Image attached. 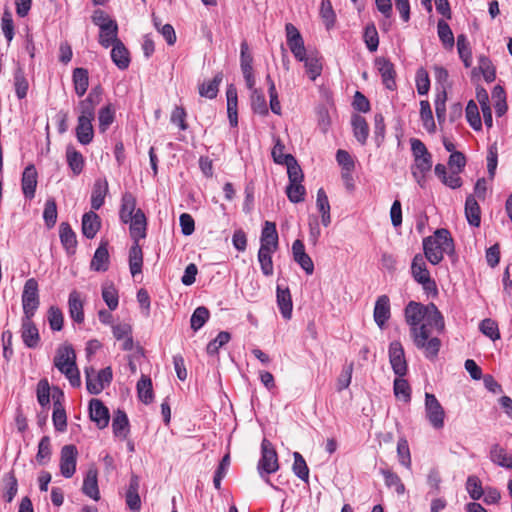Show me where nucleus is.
<instances>
[{
  "instance_id": "30",
  "label": "nucleus",
  "mask_w": 512,
  "mask_h": 512,
  "mask_svg": "<svg viewBox=\"0 0 512 512\" xmlns=\"http://www.w3.org/2000/svg\"><path fill=\"white\" fill-rule=\"evenodd\" d=\"M70 317L77 323L84 321L83 302L77 291H72L68 299Z\"/></svg>"
},
{
  "instance_id": "14",
  "label": "nucleus",
  "mask_w": 512,
  "mask_h": 512,
  "mask_svg": "<svg viewBox=\"0 0 512 512\" xmlns=\"http://www.w3.org/2000/svg\"><path fill=\"white\" fill-rule=\"evenodd\" d=\"M38 173L33 164L28 165L23 173L21 179V188L25 198L31 200L35 197L37 187Z\"/></svg>"
},
{
  "instance_id": "21",
  "label": "nucleus",
  "mask_w": 512,
  "mask_h": 512,
  "mask_svg": "<svg viewBox=\"0 0 512 512\" xmlns=\"http://www.w3.org/2000/svg\"><path fill=\"white\" fill-rule=\"evenodd\" d=\"M376 66L382 77L383 84L387 89L393 90L395 88V70L393 64L385 59L379 58L376 60Z\"/></svg>"
},
{
  "instance_id": "40",
  "label": "nucleus",
  "mask_w": 512,
  "mask_h": 512,
  "mask_svg": "<svg viewBox=\"0 0 512 512\" xmlns=\"http://www.w3.org/2000/svg\"><path fill=\"white\" fill-rule=\"evenodd\" d=\"M67 162L75 175H79L84 167V158L74 147L68 146L66 150Z\"/></svg>"
},
{
  "instance_id": "42",
  "label": "nucleus",
  "mask_w": 512,
  "mask_h": 512,
  "mask_svg": "<svg viewBox=\"0 0 512 512\" xmlns=\"http://www.w3.org/2000/svg\"><path fill=\"white\" fill-rule=\"evenodd\" d=\"M457 49L464 66L466 68L470 67L472 64V52L467 37L464 34H460L457 37Z\"/></svg>"
},
{
  "instance_id": "15",
  "label": "nucleus",
  "mask_w": 512,
  "mask_h": 512,
  "mask_svg": "<svg viewBox=\"0 0 512 512\" xmlns=\"http://www.w3.org/2000/svg\"><path fill=\"white\" fill-rule=\"evenodd\" d=\"M374 321L380 329H383L391 317L390 299L387 295L377 298L373 312Z\"/></svg>"
},
{
  "instance_id": "50",
  "label": "nucleus",
  "mask_w": 512,
  "mask_h": 512,
  "mask_svg": "<svg viewBox=\"0 0 512 512\" xmlns=\"http://www.w3.org/2000/svg\"><path fill=\"white\" fill-rule=\"evenodd\" d=\"M251 107L254 113H257L262 116L268 114L265 96L258 89H253V92L251 93Z\"/></svg>"
},
{
  "instance_id": "36",
  "label": "nucleus",
  "mask_w": 512,
  "mask_h": 512,
  "mask_svg": "<svg viewBox=\"0 0 512 512\" xmlns=\"http://www.w3.org/2000/svg\"><path fill=\"white\" fill-rule=\"evenodd\" d=\"M73 84L76 94L83 96L89 86L88 71L85 68H75L73 71Z\"/></svg>"
},
{
  "instance_id": "37",
  "label": "nucleus",
  "mask_w": 512,
  "mask_h": 512,
  "mask_svg": "<svg viewBox=\"0 0 512 512\" xmlns=\"http://www.w3.org/2000/svg\"><path fill=\"white\" fill-rule=\"evenodd\" d=\"M76 136L78 141L87 145L93 140L94 132L91 120L78 119L76 127Z\"/></svg>"
},
{
  "instance_id": "51",
  "label": "nucleus",
  "mask_w": 512,
  "mask_h": 512,
  "mask_svg": "<svg viewBox=\"0 0 512 512\" xmlns=\"http://www.w3.org/2000/svg\"><path fill=\"white\" fill-rule=\"evenodd\" d=\"M52 420L54 427L57 431L63 432L66 430L67 427V417L65 409L59 401H56L54 403V410L52 414Z\"/></svg>"
},
{
  "instance_id": "55",
  "label": "nucleus",
  "mask_w": 512,
  "mask_h": 512,
  "mask_svg": "<svg viewBox=\"0 0 512 512\" xmlns=\"http://www.w3.org/2000/svg\"><path fill=\"white\" fill-rule=\"evenodd\" d=\"M209 316H210V313L206 307H204V306L197 307L194 310V312L191 316V319H190L191 328L194 331H198L207 322V320L209 319Z\"/></svg>"
},
{
  "instance_id": "11",
  "label": "nucleus",
  "mask_w": 512,
  "mask_h": 512,
  "mask_svg": "<svg viewBox=\"0 0 512 512\" xmlns=\"http://www.w3.org/2000/svg\"><path fill=\"white\" fill-rule=\"evenodd\" d=\"M78 451L75 445H64L60 452V472L65 478H71L76 472Z\"/></svg>"
},
{
  "instance_id": "60",
  "label": "nucleus",
  "mask_w": 512,
  "mask_h": 512,
  "mask_svg": "<svg viewBox=\"0 0 512 512\" xmlns=\"http://www.w3.org/2000/svg\"><path fill=\"white\" fill-rule=\"evenodd\" d=\"M466 118L470 126L475 130H480L482 127L481 118L478 111V106L473 100H470L466 106Z\"/></svg>"
},
{
  "instance_id": "34",
  "label": "nucleus",
  "mask_w": 512,
  "mask_h": 512,
  "mask_svg": "<svg viewBox=\"0 0 512 512\" xmlns=\"http://www.w3.org/2000/svg\"><path fill=\"white\" fill-rule=\"evenodd\" d=\"M136 209V198L131 193H125L122 196L120 209V219L123 223H128L134 217Z\"/></svg>"
},
{
  "instance_id": "46",
  "label": "nucleus",
  "mask_w": 512,
  "mask_h": 512,
  "mask_svg": "<svg viewBox=\"0 0 512 512\" xmlns=\"http://www.w3.org/2000/svg\"><path fill=\"white\" fill-rule=\"evenodd\" d=\"M491 460L501 467L512 468V458L505 451L504 448L499 445H494L490 451Z\"/></svg>"
},
{
  "instance_id": "24",
  "label": "nucleus",
  "mask_w": 512,
  "mask_h": 512,
  "mask_svg": "<svg viewBox=\"0 0 512 512\" xmlns=\"http://www.w3.org/2000/svg\"><path fill=\"white\" fill-rule=\"evenodd\" d=\"M276 297L281 315L285 319H290L292 316L293 304L289 289L282 288L280 285H277Z\"/></svg>"
},
{
  "instance_id": "56",
  "label": "nucleus",
  "mask_w": 512,
  "mask_h": 512,
  "mask_svg": "<svg viewBox=\"0 0 512 512\" xmlns=\"http://www.w3.org/2000/svg\"><path fill=\"white\" fill-rule=\"evenodd\" d=\"M437 30L442 44L446 48H452L454 46V35L450 26L444 20H439Z\"/></svg>"
},
{
  "instance_id": "31",
  "label": "nucleus",
  "mask_w": 512,
  "mask_h": 512,
  "mask_svg": "<svg viewBox=\"0 0 512 512\" xmlns=\"http://www.w3.org/2000/svg\"><path fill=\"white\" fill-rule=\"evenodd\" d=\"M336 160L338 164L342 167L341 177L344 181V184L348 190L351 188V168L352 162L349 153L345 150L339 149L336 153Z\"/></svg>"
},
{
  "instance_id": "9",
  "label": "nucleus",
  "mask_w": 512,
  "mask_h": 512,
  "mask_svg": "<svg viewBox=\"0 0 512 512\" xmlns=\"http://www.w3.org/2000/svg\"><path fill=\"white\" fill-rule=\"evenodd\" d=\"M425 412L426 417L433 428H443L445 411L434 394H425Z\"/></svg>"
},
{
  "instance_id": "63",
  "label": "nucleus",
  "mask_w": 512,
  "mask_h": 512,
  "mask_svg": "<svg viewBox=\"0 0 512 512\" xmlns=\"http://www.w3.org/2000/svg\"><path fill=\"white\" fill-rule=\"evenodd\" d=\"M43 218L48 228H52L57 221V205L54 199H48L45 203Z\"/></svg>"
},
{
  "instance_id": "10",
  "label": "nucleus",
  "mask_w": 512,
  "mask_h": 512,
  "mask_svg": "<svg viewBox=\"0 0 512 512\" xmlns=\"http://www.w3.org/2000/svg\"><path fill=\"white\" fill-rule=\"evenodd\" d=\"M389 361L396 376L404 377L408 370L405 352L399 341H393L388 349Z\"/></svg>"
},
{
  "instance_id": "64",
  "label": "nucleus",
  "mask_w": 512,
  "mask_h": 512,
  "mask_svg": "<svg viewBox=\"0 0 512 512\" xmlns=\"http://www.w3.org/2000/svg\"><path fill=\"white\" fill-rule=\"evenodd\" d=\"M479 329L485 336L489 337L493 341L500 338L498 325L490 318L482 320L479 325Z\"/></svg>"
},
{
  "instance_id": "19",
  "label": "nucleus",
  "mask_w": 512,
  "mask_h": 512,
  "mask_svg": "<svg viewBox=\"0 0 512 512\" xmlns=\"http://www.w3.org/2000/svg\"><path fill=\"white\" fill-rule=\"evenodd\" d=\"M98 471L94 467H90L86 472L83 480L82 492L94 501L100 499V491L98 487Z\"/></svg>"
},
{
  "instance_id": "13",
  "label": "nucleus",
  "mask_w": 512,
  "mask_h": 512,
  "mask_svg": "<svg viewBox=\"0 0 512 512\" xmlns=\"http://www.w3.org/2000/svg\"><path fill=\"white\" fill-rule=\"evenodd\" d=\"M89 414L93 422L96 423L99 429H103L108 426L109 423V411L108 408L99 399H91L89 403Z\"/></svg>"
},
{
  "instance_id": "47",
  "label": "nucleus",
  "mask_w": 512,
  "mask_h": 512,
  "mask_svg": "<svg viewBox=\"0 0 512 512\" xmlns=\"http://www.w3.org/2000/svg\"><path fill=\"white\" fill-rule=\"evenodd\" d=\"M276 250L259 248L258 261L260 263L261 271L265 276H271L273 274V262L272 254Z\"/></svg>"
},
{
  "instance_id": "1",
  "label": "nucleus",
  "mask_w": 512,
  "mask_h": 512,
  "mask_svg": "<svg viewBox=\"0 0 512 512\" xmlns=\"http://www.w3.org/2000/svg\"><path fill=\"white\" fill-rule=\"evenodd\" d=\"M406 323L409 329L421 325L423 322L434 323L438 333L445 329L444 317L434 303L424 305L419 302L410 301L404 310Z\"/></svg>"
},
{
  "instance_id": "12",
  "label": "nucleus",
  "mask_w": 512,
  "mask_h": 512,
  "mask_svg": "<svg viewBox=\"0 0 512 512\" xmlns=\"http://www.w3.org/2000/svg\"><path fill=\"white\" fill-rule=\"evenodd\" d=\"M287 45L290 48L292 54L298 61H302L307 54L304 46L303 38L299 30L291 23H287L285 26Z\"/></svg>"
},
{
  "instance_id": "45",
  "label": "nucleus",
  "mask_w": 512,
  "mask_h": 512,
  "mask_svg": "<svg viewBox=\"0 0 512 512\" xmlns=\"http://www.w3.org/2000/svg\"><path fill=\"white\" fill-rule=\"evenodd\" d=\"M363 40L369 51L374 52L379 46V36L374 23H368L363 32Z\"/></svg>"
},
{
  "instance_id": "28",
  "label": "nucleus",
  "mask_w": 512,
  "mask_h": 512,
  "mask_svg": "<svg viewBox=\"0 0 512 512\" xmlns=\"http://www.w3.org/2000/svg\"><path fill=\"white\" fill-rule=\"evenodd\" d=\"M111 59L120 69L125 70L130 64V53L123 42H117L111 50Z\"/></svg>"
},
{
  "instance_id": "4",
  "label": "nucleus",
  "mask_w": 512,
  "mask_h": 512,
  "mask_svg": "<svg viewBox=\"0 0 512 512\" xmlns=\"http://www.w3.org/2000/svg\"><path fill=\"white\" fill-rule=\"evenodd\" d=\"M76 355L71 346L60 347L54 358L55 367L63 373L73 387L81 385L79 370L76 366Z\"/></svg>"
},
{
  "instance_id": "35",
  "label": "nucleus",
  "mask_w": 512,
  "mask_h": 512,
  "mask_svg": "<svg viewBox=\"0 0 512 512\" xmlns=\"http://www.w3.org/2000/svg\"><path fill=\"white\" fill-rule=\"evenodd\" d=\"M227 96V113L230 125L236 127L238 125V114H237V91L232 85L226 91Z\"/></svg>"
},
{
  "instance_id": "5",
  "label": "nucleus",
  "mask_w": 512,
  "mask_h": 512,
  "mask_svg": "<svg viewBox=\"0 0 512 512\" xmlns=\"http://www.w3.org/2000/svg\"><path fill=\"white\" fill-rule=\"evenodd\" d=\"M426 257L418 253L411 263V274L413 279L422 286L427 296H437L438 289L434 279L431 278L426 265Z\"/></svg>"
},
{
  "instance_id": "26",
  "label": "nucleus",
  "mask_w": 512,
  "mask_h": 512,
  "mask_svg": "<svg viewBox=\"0 0 512 512\" xmlns=\"http://www.w3.org/2000/svg\"><path fill=\"white\" fill-rule=\"evenodd\" d=\"M465 216L469 225L479 227L481 223V210L474 195H468L465 201Z\"/></svg>"
},
{
  "instance_id": "32",
  "label": "nucleus",
  "mask_w": 512,
  "mask_h": 512,
  "mask_svg": "<svg viewBox=\"0 0 512 512\" xmlns=\"http://www.w3.org/2000/svg\"><path fill=\"white\" fill-rule=\"evenodd\" d=\"M143 252L139 243H133L129 250V268L131 275L135 277L142 272Z\"/></svg>"
},
{
  "instance_id": "54",
  "label": "nucleus",
  "mask_w": 512,
  "mask_h": 512,
  "mask_svg": "<svg viewBox=\"0 0 512 512\" xmlns=\"http://www.w3.org/2000/svg\"><path fill=\"white\" fill-rule=\"evenodd\" d=\"M466 490L470 498L474 501L481 499L484 495V489L482 487L481 481L475 475H471L467 478Z\"/></svg>"
},
{
  "instance_id": "17",
  "label": "nucleus",
  "mask_w": 512,
  "mask_h": 512,
  "mask_svg": "<svg viewBox=\"0 0 512 512\" xmlns=\"http://www.w3.org/2000/svg\"><path fill=\"white\" fill-rule=\"evenodd\" d=\"M278 240L276 224L271 221H265L260 237V248L277 250Z\"/></svg>"
},
{
  "instance_id": "27",
  "label": "nucleus",
  "mask_w": 512,
  "mask_h": 512,
  "mask_svg": "<svg viewBox=\"0 0 512 512\" xmlns=\"http://www.w3.org/2000/svg\"><path fill=\"white\" fill-rule=\"evenodd\" d=\"M90 267L97 272H105L109 268V252L107 244H101L95 251Z\"/></svg>"
},
{
  "instance_id": "2",
  "label": "nucleus",
  "mask_w": 512,
  "mask_h": 512,
  "mask_svg": "<svg viewBox=\"0 0 512 512\" xmlns=\"http://www.w3.org/2000/svg\"><path fill=\"white\" fill-rule=\"evenodd\" d=\"M424 257L432 264H439L444 255L455 256L454 241L447 229H437L432 236L423 239Z\"/></svg>"
},
{
  "instance_id": "39",
  "label": "nucleus",
  "mask_w": 512,
  "mask_h": 512,
  "mask_svg": "<svg viewBox=\"0 0 512 512\" xmlns=\"http://www.w3.org/2000/svg\"><path fill=\"white\" fill-rule=\"evenodd\" d=\"M97 104V100L94 99V93L91 92L86 99L79 103L80 115L78 116V119L93 121Z\"/></svg>"
},
{
  "instance_id": "59",
  "label": "nucleus",
  "mask_w": 512,
  "mask_h": 512,
  "mask_svg": "<svg viewBox=\"0 0 512 512\" xmlns=\"http://www.w3.org/2000/svg\"><path fill=\"white\" fill-rule=\"evenodd\" d=\"M294 463H293V472L297 477H299L303 481H307L309 477V469L306 464L305 459L299 452L293 453Z\"/></svg>"
},
{
  "instance_id": "8",
  "label": "nucleus",
  "mask_w": 512,
  "mask_h": 512,
  "mask_svg": "<svg viewBox=\"0 0 512 512\" xmlns=\"http://www.w3.org/2000/svg\"><path fill=\"white\" fill-rule=\"evenodd\" d=\"M38 282L34 278L26 280L22 293V307L26 318L33 317L39 307Z\"/></svg>"
},
{
  "instance_id": "41",
  "label": "nucleus",
  "mask_w": 512,
  "mask_h": 512,
  "mask_svg": "<svg viewBox=\"0 0 512 512\" xmlns=\"http://www.w3.org/2000/svg\"><path fill=\"white\" fill-rule=\"evenodd\" d=\"M137 393L139 399L145 403L149 404L153 400V389H152V381L149 377L142 375L141 379L137 383Z\"/></svg>"
},
{
  "instance_id": "22",
  "label": "nucleus",
  "mask_w": 512,
  "mask_h": 512,
  "mask_svg": "<svg viewBox=\"0 0 512 512\" xmlns=\"http://www.w3.org/2000/svg\"><path fill=\"white\" fill-rule=\"evenodd\" d=\"M60 241L68 254H74L77 246L76 234L67 222L59 226Z\"/></svg>"
},
{
  "instance_id": "48",
  "label": "nucleus",
  "mask_w": 512,
  "mask_h": 512,
  "mask_svg": "<svg viewBox=\"0 0 512 512\" xmlns=\"http://www.w3.org/2000/svg\"><path fill=\"white\" fill-rule=\"evenodd\" d=\"M51 441L49 436H43L38 444V451L36 454V461L40 465L47 464L51 459Z\"/></svg>"
},
{
  "instance_id": "23",
  "label": "nucleus",
  "mask_w": 512,
  "mask_h": 512,
  "mask_svg": "<svg viewBox=\"0 0 512 512\" xmlns=\"http://www.w3.org/2000/svg\"><path fill=\"white\" fill-rule=\"evenodd\" d=\"M112 429L116 437L126 439L129 434V420L127 414L118 409L114 412L112 419Z\"/></svg>"
},
{
  "instance_id": "16",
  "label": "nucleus",
  "mask_w": 512,
  "mask_h": 512,
  "mask_svg": "<svg viewBox=\"0 0 512 512\" xmlns=\"http://www.w3.org/2000/svg\"><path fill=\"white\" fill-rule=\"evenodd\" d=\"M32 318L23 317L21 324V338L28 348H36L40 341L39 331Z\"/></svg>"
},
{
  "instance_id": "38",
  "label": "nucleus",
  "mask_w": 512,
  "mask_h": 512,
  "mask_svg": "<svg viewBox=\"0 0 512 512\" xmlns=\"http://www.w3.org/2000/svg\"><path fill=\"white\" fill-rule=\"evenodd\" d=\"M304 62L306 73L311 80H315L322 72V63L320 59L314 53L305 54Z\"/></svg>"
},
{
  "instance_id": "29",
  "label": "nucleus",
  "mask_w": 512,
  "mask_h": 512,
  "mask_svg": "<svg viewBox=\"0 0 512 512\" xmlns=\"http://www.w3.org/2000/svg\"><path fill=\"white\" fill-rule=\"evenodd\" d=\"M117 42H122L118 39V25L116 22H109L107 27H102L99 34V43L104 47H114Z\"/></svg>"
},
{
  "instance_id": "58",
  "label": "nucleus",
  "mask_w": 512,
  "mask_h": 512,
  "mask_svg": "<svg viewBox=\"0 0 512 512\" xmlns=\"http://www.w3.org/2000/svg\"><path fill=\"white\" fill-rule=\"evenodd\" d=\"M14 86L19 99L27 96L29 84L21 68H18L14 73Z\"/></svg>"
},
{
  "instance_id": "62",
  "label": "nucleus",
  "mask_w": 512,
  "mask_h": 512,
  "mask_svg": "<svg viewBox=\"0 0 512 512\" xmlns=\"http://www.w3.org/2000/svg\"><path fill=\"white\" fill-rule=\"evenodd\" d=\"M382 474L384 476L385 484L389 488L394 489L398 494H403L405 492V486L397 474L390 470H383Z\"/></svg>"
},
{
  "instance_id": "61",
  "label": "nucleus",
  "mask_w": 512,
  "mask_h": 512,
  "mask_svg": "<svg viewBox=\"0 0 512 512\" xmlns=\"http://www.w3.org/2000/svg\"><path fill=\"white\" fill-rule=\"evenodd\" d=\"M286 193L288 199L291 202L299 203L304 200L306 190L305 187L302 185V182L289 183V185L286 188Z\"/></svg>"
},
{
  "instance_id": "6",
  "label": "nucleus",
  "mask_w": 512,
  "mask_h": 512,
  "mask_svg": "<svg viewBox=\"0 0 512 512\" xmlns=\"http://www.w3.org/2000/svg\"><path fill=\"white\" fill-rule=\"evenodd\" d=\"M86 388L90 394H100L113 378L112 369L105 367L99 372L93 367H85Z\"/></svg>"
},
{
  "instance_id": "43",
  "label": "nucleus",
  "mask_w": 512,
  "mask_h": 512,
  "mask_svg": "<svg viewBox=\"0 0 512 512\" xmlns=\"http://www.w3.org/2000/svg\"><path fill=\"white\" fill-rule=\"evenodd\" d=\"M394 395L397 399L404 402H409L411 399V388L407 380L403 377L397 376L393 383Z\"/></svg>"
},
{
  "instance_id": "52",
  "label": "nucleus",
  "mask_w": 512,
  "mask_h": 512,
  "mask_svg": "<svg viewBox=\"0 0 512 512\" xmlns=\"http://www.w3.org/2000/svg\"><path fill=\"white\" fill-rule=\"evenodd\" d=\"M478 69L482 73L486 82L490 83L495 80L496 69L488 57H486L484 55L479 56Z\"/></svg>"
},
{
  "instance_id": "44",
  "label": "nucleus",
  "mask_w": 512,
  "mask_h": 512,
  "mask_svg": "<svg viewBox=\"0 0 512 512\" xmlns=\"http://www.w3.org/2000/svg\"><path fill=\"white\" fill-rule=\"evenodd\" d=\"M223 80V75L222 73H218L215 75V77L213 78V80L207 82V83H203L200 87H199V94L202 96V97H206V98H209V99H213L217 96V93H218V87H219V84L222 82Z\"/></svg>"
},
{
  "instance_id": "7",
  "label": "nucleus",
  "mask_w": 512,
  "mask_h": 512,
  "mask_svg": "<svg viewBox=\"0 0 512 512\" xmlns=\"http://www.w3.org/2000/svg\"><path fill=\"white\" fill-rule=\"evenodd\" d=\"M257 469L261 477L273 474L279 469L277 452L273 444L266 438L261 443V458Z\"/></svg>"
},
{
  "instance_id": "3",
  "label": "nucleus",
  "mask_w": 512,
  "mask_h": 512,
  "mask_svg": "<svg viewBox=\"0 0 512 512\" xmlns=\"http://www.w3.org/2000/svg\"><path fill=\"white\" fill-rule=\"evenodd\" d=\"M434 323L423 322L421 325L410 329V336L417 349L421 350L429 360L437 358L441 348V340L431 335Z\"/></svg>"
},
{
  "instance_id": "20",
  "label": "nucleus",
  "mask_w": 512,
  "mask_h": 512,
  "mask_svg": "<svg viewBox=\"0 0 512 512\" xmlns=\"http://www.w3.org/2000/svg\"><path fill=\"white\" fill-rule=\"evenodd\" d=\"M435 175L440 181L451 189H458L462 186L463 182L459 176L460 172L451 170L450 173L447 171V167L444 164L438 163L434 168Z\"/></svg>"
},
{
  "instance_id": "53",
  "label": "nucleus",
  "mask_w": 512,
  "mask_h": 512,
  "mask_svg": "<svg viewBox=\"0 0 512 512\" xmlns=\"http://www.w3.org/2000/svg\"><path fill=\"white\" fill-rule=\"evenodd\" d=\"M420 117L423 122V126L428 132L435 131V123L433 119L432 110L430 103L427 100L420 101Z\"/></svg>"
},
{
  "instance_id": "25",
  "label": "nucleus",
  "mask_w": 512,
  "mask_h": 512,
  "mask_svg": "<svg viewBox=\"0 0 512 512\" xmlns=\"http://www.w3.org/2000/svg\"><path fill=\"white\" fill-rule=\"evenodd\" d=\"M101 226L99 216L93 212H87L82 217V233L88 239L95 237Z\"/></svg>"
},
{
  "instance_id": "57",
  "label": "nucleus",
  "mask_w": 512,
  "mask_h": 512,
  "mask_svg": "<svg viewBox=\"0 0 512 512\" xmlns=\"http://www.w3.org/2000/svg\"><path fill=\"white\" fill-rule=\"evenodd\" d=\"M369 135V126L366 120L359 115H354V136L357 140L365 144Z\"/></svg>"
},
{
  "instance_id": "18",
  "label": "nucleus",
  "mask_w": 512,
  "mask_h": 512,
  "mask_svg": "<svg viewBox=\"0 0 512 512\" xmlns=\"http://www.w3.org/2000/svg\"><path fill=\"white\" fill-rule=\"evenodd\" d=\"M128 223H130L131 238L134 243H139L140 239L146 237L147 220L144 212L141 209H137L134 217Z\"/></svg>"
},
{
  "instance_id": "49",
  "label": "nucleus",
  "mask_w": 512,
  "mask_h": 512,
  "mask_svg": "<svg viewBox=\"0 0 512 512\" xmlns=\"http://www.w3.org/2000/svg\"><path fill=\"white\" fill-rule=\"evenodd\" d=\"M102 298L111 311L118 307V291L113 283H107L103 285Z\"/></svg>"
},
{
  "instance_id": "33",
  "label": "nucleus",
  "mask_w": 512,
  "mask_h": 512,
  "mask_svg": "<svg viewBox=\"0 0 512 512\" xmlns=\"http://www.w3.org/2000/svg\"><path fill=\"white\" fill-rule=\"evenodd\" d=\"M108 192L107 181L96 180L91 194V207L93 210H98L104 204L105 196Z\"/></svg>"
}]
</instances>
